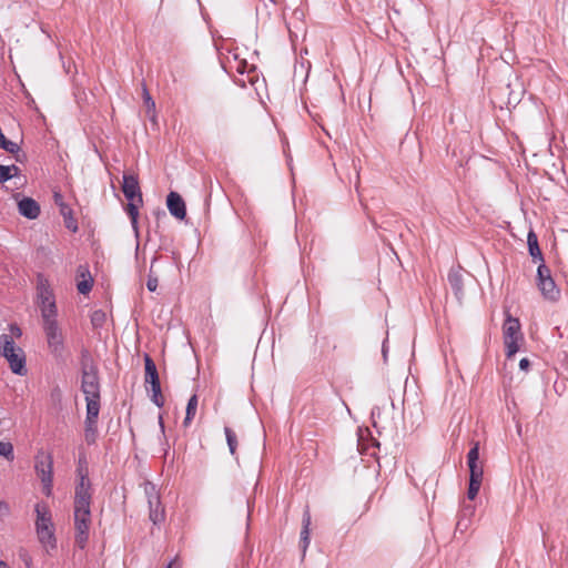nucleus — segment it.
Segmentation results:
<instances>
[{
	"label": "nucleus",
	"instance_id": "393cba45",
	"mask_svg": "<svg viewBox=\"0 0 568 568\" xmlns=\"http://www.w3.org/2000/svg\"><path fill=\"white\" fill-rule=\"evenodd\" d=\"M303 528L301 531V539H307L310 537V526H311V514L308 507L305 508L303 514Z\"/></svg>",
	"mask_w": 568,
	"mask_h": 568
},
{
	"label": "nucleus",
	"instance_id": "20e7f679",
	"mask_svg": "<svg viewBox=\"0 0 568 568\" xmlns=\"http://www.w3.org/2000/svg\"><path fill=\"white\" fill-rule=\"evenodd\" d=\"M36 464L34 469L40 478L43 493L45 496H51L52 494V483H53V458L52 455L45 453L44 450H39L34 457Z\"/></svg>",
	"mask_w": 568,
	"mask_h": 568
},
{
	"label": "nucleus",
	"instance_id": "2eb2a0df",
	"mask_svg": "<svg viewBox=\"0 0 568 568\" xmlns=\"http://www.w3.org/2000/svg\"><path fill=\"white\" fill-rule=\"evenodd\" d=\"M144 368H145V383L151 385V388L161 387L160 378L154 361L148 355H144Z\"/></svg>",
	"mask_w": 568,
	"mask_h": 568
},
{
	"label": "nucleus",
	"instance_id": "72a5a7b5",
	"mask_svg": "<svg viewBox=\"0 0 568 568\" xmlns=\"http://www.w3.org/2000/svg\"><path fill=\"white\" fill-rule=\"evenodd\" d=\"M9 331H10V334H7V335L12 336V341H14V338H20L22 335V331L17 324H10Z\"/></svg>",
	"mask_w": 568,
	"mask_h": 568
},
{
	"label": "nucleus",
	"instance_id": "f257e3e1",
	"mask_svg": "<svg viewBox=\"0 0 568 568\" xmlns=\"http://www.w3.org/2000/svg\"><path fill=\"white\" fill-rule=\"evenodd\" d=\"M81 371V390L85 396L87 408L92 406L94 409L100 408V377L99 369L94 363L90 352L83 349L80 356Z\"/></svg>",
	"mask_w": 568,
	"mask_h": 568
},
{
	"label": "nucleus",
	"instance_id": "bb28decb",
	"mask_svg": "<svg viewBox=\"0 0 568 568\" xmlns=\"http://www.w3.org/2000/svg\"><path fill=\"white\" fill-rule=\"evenodd\" d=\"M468 468H469V480L483 481L484 469H483L481 465H479L478 463H475L474 465L468 466Z\"/></svg>",
	"mask_w": 568,
	"mask_h": 568
},
{
	"label": "nucleus",
	"instance_id": "473e14b6",
	"mask_svg": "<svg viewBox=\"0 0 568 568\" xmlns=\"http://www.w3.org/2000/svg\"><path fill=\"white\" fill-rule=\"evenodd\" d=\"M152 390V402L158 406L162 407L164 405V399L162 397L161 387L156 390V388H151Z\"/></svg>",
	"mask_w": 568,
	"mask_h": 568
},
{
	"label": "nucleus",
	"instance_id": "a878e982",
	"mask_svg": "<svg viewBox=\"0 0 568 568\" xmlns=\"http://www.w3.org/2000/svg\"><path fill=\"white\" fill-rule=\"evenodd\" d=\"M0 456L7 460L12 462L14 459L13 446L9 442H0Z\"/></svg>",
	"mask_w": 568,
	"mask_h": 568
},
{
	"label": "nucleus",
	"instance_id": "cd10ccee",
	"mask_svg": "<svg viewBox=\"0 0 568 568\" xmlns=\"http://www.w3.org/2000/svg\"><path fill=\"white\" fill-rule=\"evenodd\" d=\"M158 261V256H154L152 258V262H151V268H150V273H149V276H148V282H146V287L150 292H155L156 288H158V277L155 275H153V272H152V268H153V265L154 263Z\"/></svg>",
	"mask_w": 568,
	"mask_h": 568
},
{
	"label": "nucleus",
	"instance_id": "4468645a",
	"mask_svg": "<svg viewBox=\"0 0 568 568\" xmlns=\"http://www.w3.org/2000/svg\"><path fill=\"white\" fill-rule=\"evenodd\" d=\"M152 493L146 490L149 495V508H150V519L156 525L163 521L164 519V510L161 508V503L159 496L154 491V487H151Z\"/></svg>",
	"mask_w": 568,
	"mask_h": 568
},
{
	"label": "nucleus",
	"instance_id": "e433bc0d",
	"mask_svg": "<svg viewBox=\"0 0 568 568\" xmlns=\"http://www.w3.org/2000/svg\"><path fill=\"white\" fill-rule=\"evenodd\" d=\"M310 545V537L307 539H301V547L303 551V557L305 556L306 549Z\"/></svg>",
	"mask_w": 568,
	"mask_h": 568
},
{
	"label": "nucleus",
	"instance_id": "a19ab883",
	"mask_svg": "<svg viewBox=\"0 0 568 568\" xmlns=\"http://www.w3.org/2000/svg\"><path fill=\"white\" fill-rule=\"evenodd\" d=\"M170 567H171V565H169V567H168V568H170Z\"/></svg>",
	"mask_w": 568,
	"mask_h": 568
},
{
	"label": "nucleus",
	"instance_id": "ea45409f",
	"mask_svg": "<svg viewBox=\"0 0 568 568\" xmlns=\"http://www.w3.org/2000/svg\"><path fill=\"white\" fill-rule=\"evenodd\" d=\"M0 568H10V566L6 561L0 560Z\"/></svg>",
	"mask_w": 568,
	"mask_h": 568
},
{
	"label": "nucleus",
	"instance_id": "f3484780",
	"mask_svg": "<svg viewBox=\"0 0 568 568\" xmlns=\"http://www.w3.org/2000/svg\"><path fill=\"white\" fill-rule=\"evenodd\" d=\"M78 276L81 277L77 284L78 292L81 294H88L93 286V278L90 275L88 267L80 265L78 267Z\"/></svg>",
	"mask_w": 568,
	"mask_h": 568
},
{
	"label": "nucleus",
	"instance_id": "c756f323",
	"mask_svg": "<svg viewBox=\"0 0 568 568\" xmlns=\"http://www.w3.org/2000/svg\"><path fill=\"white\" fill-rule=\"evenodd\" d=\"M480 486H481V481H477V480H469V486H468V491H467V497L473 500L476 498L479 489H480Z\"/></svg>",
	"mask_w": 568,
	"mask_h": 568
},
{
	"label": "nucleus",
	"instance_id": "0eeeda50",
	"mask_svg": "<svg viewBox=\"0 0 568 568\" xmlns=\"http://www.w3.org/2000/svg\"><path fill=\"white\" fill-rule=\"evenodd\" d=\"M39 307L42 320L58 316V308L52 290L47 280L40 277L37 285Z\"/></svg>",
	"mask_w": 568,
	"mask_h": 568
},
{
	"label": "nucleus",
	"instance_id": "6e6552de",
	"mask_svg": "<svg viewBox=\"0 0 568 568\" xmlns=\"http://www.w3.org/2000/svg\"><path fill=\"white\" fill-rule=\"evenodd\" d=\"M74 542L83 549L89 539V531L91 526V509L90 508H74Z\"/></svg>",
	"mask_w": 568,
	"mask_h": 568
},
{
	"label": "nucleus",
	"instance_id": "f704fd0d",
	"mask_svg": "<svg viewBox=\"0 0 568 568\" xmlns=\"http://www.w3.org/2000/svg\"><path fill=\"white\" fill-rule=\"evenodd\" d=\"M9 513V505L6 501L0 500V516H8Z\"/></svg>",
	"mask_w": 568,
	"mask_h": 568
},
{
	"label": "nucleus",
	"instance_id": "9d476101",
	"mask_svg": "<svg viewBox=\"0 0 568 568\" xmlns=\"http://www.w3.org/2000/svg\"><path fill=\"white\" fill-rule=\"evenodd\" d=\"M537 286L546 300L557 301L560 296V290L557 287L551 272L545 263H540L537 268Z\"/></svg>",
	"mask_w": 568,
	"mask_h": 568
},
{
	"label": "nucleus",
	"instance_id": "dca6fc26",
	"mask_svg": "<svg viewBox=\"0 0 568 568\" xmlns=\"http://www.w3.org/2000/svg\"><path fill=\"white\" fill-rule=\"evenodd\" d=\"M19 213L27 219L34 220L40 214L39 204L31 197H23L18 203Z\"/></svg>",
	"mask_w": 568,
	"mask_h": 568
},
{
	"label": "nucleus",
	"instance_id": "423d86ee",
	"mask_svg": "<svg viewBox=\"0 0 568 568\" xmlns=\"http://www.w3.org/2000/svg\"><path fill=\"white\" fill-rule=\"evenodd\" d=\"M79 481L74 490V508H90L91 506V483L88 475V468L82 465V460H79L77 469Z\"/></svg>",
	"mask_w": 568,
	"mask_h": 568
},
{
	"label": "nucleus",
	"instance_id": "4c0bfd02",
	"mask_svg": "<svg viewBox=\"0 0 568 568\" xmlns=\"http://www.w3.org/2000/svg\"><path fill=\"white\" fill-rule=\"evenodd\" d=\"M54 202H55V204H57V205H59V206H60V204H65V203L63 202V197H62V195H61L60 193H57V192L54 193Z\"/></svg>",
	"mask_w": 568,
	"mask_h": 568
},
{
	"label": "nucleus",
	"instance_id": "b1692460",
	"mask_svg": "<svg viewBox=\"0 0 568 568\" xmlns=\"http://www.w3.org/2000/svg\"><path fill=\"white\" fill-rule=\"evenodd\" d=\"M138 206H139V203L136 201H129V203L126 205V212L131 219V223H132V226L134 227V230L138 229V215H139Z\"/></svg>",
	"mask_w": 568,
	"mask_h": 568
},
{
	"label": "nucleus",
	"instance_id": "4be33fe9",
	"mask_svg": "<svg viewBox=\"0 0 568 568\" xmlns=\"http://www.w3.org/2000/svg\"><path fill=\"white\" fill-rule=\"evenodd\" d=\"M60 213L64 217L65 226L75 232L78 225L75 220L72 217V210L67 204H60Z\"/></svg>",
	"mask_w": 568,
	"mask_h": 568
},
{
	"label": "nucleus",
	"instance_id": "7c9ffc66",
	"mask_svg": "<svg viewBox=\"0 0 568 568\" xmlns=\"http://www.w3.org/2000/svg\"><path fill=\"white\" fill-rule=\"evenodd\" d=\"M143 100H144V104L148 109V112L150 111H154L155 110V102L153 101V99L151 98L150 95V92L146 88L145 84H143Z\"/></svg>",
	"mask_w": 568,
	"mask_h": 568
},
{
	"label": "nucleus",
	"instance_id": "412c9836",
	"mask_svg": "<svg viewBox=\"0 0 568 568\" xmlns=\"http://www.w3.org/2000/svg\"><path fill=\"white\" fill-rule=\"evenodd\" d=\"M20 172V169L14 164L0 165V183H4L14 176H18Z\"/></svg>",
	"mask_w": 568,
	"mask_h": 568
},
{
	"label": "nucleus",
	"instance_id": "39448f33",
	"mask_svg": "<svg viewBox=\"0 0 568 568\" xmlns=\"http://www.w3.org/2000/svg\"><path fill=\"white\" fill-rule=\"evenodd\" d=\"M48 348L54 356H61L64 351V336L57 317L42 320Z\"/></svg>",
	"mask_w": 568,
	"mask_h": 568
},
{
	"label": "nucleus",
	"instance_id": "5701e85b",
	"mask_svg": "<svg viewBox=\"0 0 568 568\" xmlns=\"http://www.w3.org/2000/svg\"><path fill=\"white\" fill-rule=\"evenodd\" d=\"M224 433H225L226 443H227L230 453L232 455H235L236 448H237V437H236V434L234 433L233 429H231L227 426L224 427Z\"/></svg>",
	"mask_w": 568,
	"mask_h": 568
},
{
	"label": "nucleus",
	"instance_id": "ddd939ff",
	"mask_svg": "<svg viewBox=\"0 0 568 568\" xmlns=\"http://www.w3.org/2000/svg\"><path fill=\"white\" fill-rule=\"evenodd\" d=\"M166 205L170 213L179 219L183 220L186 215L185 203L182 196L176 192H170L166 199Z\"/></svg>",
	"mask_w": 568,
	"mask_h": 568
},
{
	"label": "nucleus",
	"instance_id": "2f4dec72",
	"mask_svg": "<svg viewBox=\"0 0 568 568\" xmlns=\"http://www.w3.org/2000/svg\"><path fill=\"white\" fill-rule=\"evenodd\" d=\"M105 321V314L102 311L93 312L91 316V323L93 326H101Z\"/></svg>",
	"mask_w": 568,
	"mask_h": 568
},
{
	"label": "nucleus",
	"instance_id": "c9c22d12",
	"mask_svg": "<svg viewBox=\"0 0 568 568\" xmlns=\"http://www.w3.org/2000/svg\"><path fill=\"white\" fill-rule=\"evenodd\" d=\"M529 366H530V362H529L528 358H521L520 359L519 367H520L521 371H526L527 372Z\"/></svg>",
	"mask_w": 568,
	"mask_h": 568
},
{
	"label": "nucleus",
	"instance_id": "58836bf2",
	"mask_svg": "<svg viewBox=\"0 0 568 568\" xmlns=\"http://www.w3.org/2000/svg\"><path fill=\"white\" fill-rule=\"evenodd\" d=\"M386 342H387V339H385V341L383 342V347H382V353H383L384 361H386V359H387V351H388V349H387V346H386Z\"/></svg>",
	"mask_w": 568,
	"mask_h": 568
},
{
	"label": "nucleus",
	"instance_id": "6ab92c4d",
	"mask_svg": "<svg viewBox=\"0 0 568 568\" xmlns=\"http://www.w3.org/2000/svg\"><path fill=\"white\" fill-rule=\"evenodd\" d=\"M527 244H528V250H529V254L531 255V257L534 260H538L540 261L541 263H544V257H542V253L539 248V245H538V239H537V235L535 234L534 231H530L527 235Z\"/></svg>",
	"mask_w": 568,
	"mask_h": 568
},
{
	"label": "nucleus",
	"instance_id": "a211bd4d",
	"mask_svg": "<svg viewBox=\"0 0 568 568\" xmlns=\"http://www.w3.org/2000/svg\"><path fill=\"white\" fill-rule=\"evenodd\" d=\"M448 283L455 294L460 301L464 296L463 276L458 270H450L448 273Z\"/></svg>",
	"mask_w": 568,
	"mask_h": 568
},
{
	"label": "nucleus",
	"instance_id": "c85d7f7f",
	"mask_svg": "<svg viewBox=\"0 0 568 568\" xmlns=\"http://www.w3.org/2000/svg\"><path fill=\"white\" fill-rule=\"evenodd\" d=\"M478 459H479V443L476 442V443H474L473 447L470 448V450L467 454V465L471 466L475 463H478Z\"/></svg>",
	"mask_w": 568,
	"mask_h": 568
},
{
	"label": "nucleus",
	"instance_id": "9b49d317",
	"mask_svg": "<svg viewBox=\"0 0 568 568\" xmlns=\"http://www.w3.org/2000/svg\"><path fill=\"white\" fill-rule=\"evenodd\" d=\"M99 413L100 408L94 409L93 405L87 408L84 437L89 445L97 440Z\"/></svg>",
	"mask_w": 568,
	"mask_h": 568
},
{
	"label": "nucleus",
	"instance_id": "7ed1b4c3",
	"mask_svg": "<svg viewBox=\"0 0 568 568\" xmlns=\"http://www.w3.org/2000/svg\"><path fill=\"white\" fill-rule=\"evenodd\" d=\"M0 354L7 359L12 373L20 376L27 374L26 354L21 347L16 345L12 336L0 335Z\"/></svg>",
	"mask_w": 568,
	"mask_h": 568
},
{
	"label": "nucleus",
	"instance_id": "aec40b11",
	"mask_svg": "<svg viewBox=\"0 0 568 568\" xmlns=\"http://www.w3.org/2000/svg\"><path fill=\"white\" fill-rule=\"evenodd\" d=\"M197 409V396L192 395L186 405V413L183 420V426L189 427L196 414Z\"/></svg>",
	"mask_w": 568,
	"mask_h": 568
},
{
	"label": "nucleus",
	"instance_id": "1a4fd4ad",
	"mask_svg": "<svg viewBox=\"0 0 568 568\" xmlns=\"http://www.w3.org/2000/svg\"><path fill=\"white\" fill-rule=\"evenodd\" d=\"M520 341H523L520 323L517 318L508 315L504 324V342L507 357L514 356L519 351Z\"/></svg>",
	"mask_w": 568,
	"mask_h": 568
},
{
	"label": "nucleus",
	"instance_id": "f8f14e48",
	"mask_svg": "<svg viewBox=\"0 0 568 568\" xmlns=\"http://www.w3.org/2000/svg\"><path fill=\"white\" fill-rule=\"evenodd\" d=\"M122 192L129 201H136L142 204V193L138 178L131 174L123 175Z\"/></svg>",
	"mask_w": 568,
	"mask_h": 568
},
{
	"label": "nucleus",
	"instance_id": "f03ea898",
	"mask_svg": "<svg viewBox=\"0 0 568 568\" xmlns=\"http://www.w3.org/2000/svg\"><path fill=\"white\" fill-rule=\"evenodd\" d=\"M37 519H36V531L39 542L49 552L57 547V539L54 536V525L52 523V514L49 506L44 503H38L34 507Z\"/></svg>",
	"mask_w": 568,
	"mask_h": 568
}]
</instances>
